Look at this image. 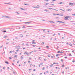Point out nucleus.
Returning <instances> with one entry per match:
<instances>
[{
	"mask_svg": "<svg viewBox=\"0 0 75 75\" xmlns=\"http://www.w3.org/2000/svg\"><path fill=\"white\" fill-rule=\"evenodd\" d=\"M65 68V69H69V67H68V68L66 67V68Z\"/></svg>",
	"mask_w": 75,
	"mask_h": 75,
	"instance_id": "nucleus-33",
	"label": "nucleus"
},
{
	"mask_svg": "<svg viewBox=\"0 0 75 75\" xmlns=\"http://www.w3.org/2000/svg\"><path fill=\"white\" fill-rule=\"evenodd\" d=\"M69 56H72V55H71V54H69Z\"/></svg>",
	"mask_w": 75,
	"mask_h": 75,
	"instance_id": "nucleus-49",
	"label": "nucleus"
},
{
	"mask_svg": "<svg viewBox=\"0 0 75 75\" xmlns=\"http://www.w3.org/2000/svg\"><path fill=\"white\" fill-rule=\"evenodd\" d=\"M9 59H11V58L10 57H9Z\"/></svg>",
	"mask_w": 75,
	"mask_h": 75,
	"instance_id": "nucleus-35",
	"label": "nucleus"
},
{
	"mask_svg": "<svg viewBox=\"0 0 75 75\" xmlns=\"http://www.w3.org/2000/svg\"><path fill=\"white\" fill-rule=\"evenodd\" d=\"M52 23H55V22H53V21H52Z\"/></svg>",
	"mask_w": 75,
	"mask_h": 75,
	"instance_id": "nucleus-39",
	"label": "nucleus"
},
{
	"mask_svg": "<svg viewBox=\"0 0 75 75\" xmlns=\"http://www.w3.org/2000/svg\"><path fill=\"white\" fill-rule=\"evenodd\" d=\"M48 57H51V54H48Z\"/></svg>",
	"mask_w": 75,
	"mask_h": 75,
	"instance_id": "nucleus-22",
	"label": "nucleus"
},
{
	"mask_svg": "<svg viewBox=\"0 0 75 75\" xmlns=\"http://www.w3.org/2000/svg\"><path fill=\"white\" fill-rule=\"evenodd\" d=\"M17 55H15L14 56L15 58H16V57H17Z\"/></svg>",
	"mask_w": 75,
	"mask_h": 75,
	"instance_id": "nucleus-44",
	"label": "nucleus"
},
{
	"mask_svg": "<svg viewBox=\"0 0 75 75\" xmlns=\"http://www.w3.org/2000/svg\"><path fill=\"white\" fill-rule=\"evenodd\" d=\"M24 57V56L23 55H22L21 57V59H23L24 58V57Z\"/></svg>",
	"mask_w": 75,
	"mask_h": 75,
	"instance_id": "nucleus-10",
	"label": "nucleus"
},
{
	"mask_svg": "<svg viewBox=\"0 0 75 75\" xmlns=\"http://www.w3.org/2000/svg\"><path fill=\"white\" fill-rule=\"evenodd\" d=\"M6 18H10V17L6 16Z\"/></svg>",
	"mask_w": 75,
	"mask_h": 75,
	"instance_id": "nucleus-14",
	"label": "nucleus"
},
{
	"mask_svg": "<svg viewBox=\"0 0 75 75\" xmlns=\"http://www.w3.org/2000/svg\"><path fill=\"white\" fill-rule=\"evenodd\" d=\"M31 54V52H30L29 53H28V55H29V54Z\"/></svg>",
	"mask_w": 75,
	"mask_h": 75,
	"instance_id": "nucleus-30",
	"label": "nucleus"
},
{
	"mask_svg": "<svg viewBox=\"0 0 75 75\" xmlns=\"http://www.w3.org/2000/svg\"><path fill=\"white\" fill-rule=\"evenodd\" d=\"M7 68H8V69H10V68L8 67H7Z\"/></svg>",
	"mask_w": 75,
	"mask_h": 75,
	"instance_id": "nucleus-59",
	"label": "nucleus"
},
{
	"mask_svg": "<svg viewBox=\"0 0 75 75\" xmlns=\"http://www.w3.org/2000/svg\"><path fill=\"white\" fill-rule=\"evenodd\" d=\"M44 11L47 12V9H45L44 10Z\"/></svg>",
	"mask_w": 75,
	"mask_h": 75,
	"instance_id": "nucleus-43",
	"label": "nucleus"
},
{
	"mask_svg": "<svg viewBox=\"0 0 75 75\" xmlns=\"http://www.w3.org/2000/svg\"><path fill=\"white\" fill-rule=\"evenodd\" d=\"M31 22H25V24H29L31 23Z\"/></svg>",
	"mask_w": 75,
	"mask_h": 75,
	"instance_id": "nucleus-2",
	"label": "nucleus"
},
{
	"mask_svg": "<svg viewBox=\"0 0 75 75\" xmlns=\"http://www.w3.org/2000/svg\"><path fill=\"white\" fill-rule=\"evenodd\" d=\"M15 38V39H16V40H17V39H18V38L17 37H16Z\"/></svg>",
	"mask_w": 75,
	"mask_h": 75,
	"instance_id": "nucleus-27",
	"label": "nucleus"
},
{
	"mask_svg": "<svg viewBox=\"0 0 75 75\" xmlns=\"http://www.w3.org/2000/svg\"><path fill=\"white\" fill-rule=\"evenodd\" d=\"M6 37H7L6 36H4V38H6Z\"/></svg>",
	"mask_w": 75,
	"mask_h": 75,
	"instance_id": "nucleus-61",
	"label": "nucleus"
},
{
	"mask_svg": "<svg viewBox=\"0 0 75 75\" xmlns=\"http://www.w3.org/2000/svg\"><path fill=\"white\" fill-rule=\"evenodd\" d=\"M45 43L44 42H42V45H44V44Z\"/></svg>",
	"mask_w": 75,
	"mask_h": 75,
	"instance_id": "nucleus-25",
	"label": "nucleus"
},
{
	"mask_svg": "<svg viewBox=\"0 0 75 75\" xmlns=\"http://www.w3.org/2000/svg\"><path fill=\"white\" fill-rule=\"evenodd\" d=\"M39 7H33V8H39Z\"/></svg>",
	"mask_w": 75,
	"mask_h": 75,
	"instance_id": "nucleus-18",
	"label": "nucleus"
},
{
	"mask_svg": "<svg viewBox=\"0 0 75 75\" xmlns=\"http://www.w3.org/2000/svg\"><path fill=\"white\" fill-rule=\"evenodd\" d=\"M61 61H62V62H63V59H61Z\"/></svg>",
	"mask_w": 75,
	"mask_h": 75,
	"instance_id": "nucleus-42",
	"label": "nucleus"
},
{
	"mask_svg": "<svg viewBox=\"0 0 75 75\" xmlns=\"http://www.w3.org/2000/svg\"><path fill=\"white\" fill-rule=\"evenodd\" d=\"M5 63H6V64H9V63L7 61L5 62Z\"/></svg>",
	"mask_w": 75,
	"mask_h": 75,
	"instance_id": "nucleus-17",
	"label": "nucleus"
},
{
	"mask_svg": "<svg viewBox=\"0 0 75 75\" xmlns=\"http://www.w3.org/2000/svg\"><path fill=\"white\" fill-rule=\"evenodd\" d=\"M6 30H5V31H3V33H6Z\"/></svg>",
	"mask_w": 75,
	"mask_h": 75,
	"instance_id": "nucleus-36",
	"label": "nucleus"
},
{
	"mask_svg": "<svg viewBox=\"0 0 75 75\" xmlns=\"http://www.w3.org/2000/svg\"><path fill=\"white\" fill-rule=\"evenodd\" d=\"M7 4H11V2H9V3H7Z\"/></svg>",
	"mask_w": 75,
	"mask_h": 75,
	"instance_id": "nucleus-24",
	"label": "nucleus"
},
{
	"mask_svg": "<svg viewBox=\"0 0 75 75\" xmlns=\"http://www.w3.org/2000/svg\"><path fill=\"white\" fill-rule=\"evenodd\" d=\"M69 5H70V6H72L73 5V3H70L69 4Z\"/></svg>",
	"mask_w": 75,
	"mask_h": 75,
	"instance_id": "nucleus-5",
	"label": "nucleus"
},
{
	"mask_svg": "<svg viewBox=\"0 0 75 75\" xmlns=\"http://www.w3.org/2000/svg\"><path fill=\"white\" fill-rule=\"evenodd\" d=\"M42 64H43V63H42L40 64V65H42Z\"/></svg>",
	"mask_w": 75,
	"mask_h": 75,
	"instance_id": "nucleus-63",
	"label": "nucleus"
},
{
	"mask_svg": "<svg viewBox=\"0 0 75 75\" xmlns=\"http://www.w3.org/2000/svg\"><path fill=\"white\" fill-rule=\"evenodd\" d=\"M57 22H59H59H60V21H56Z\"/></svg>",
	"mask_w": 75,
	"mask_h": 75,
	"instance_id": "nucleus-54",
	"label": "nucleus"
},
{
	"mask_svg": "<svg viewBox=\"0 0 75 75\" xmlns=\"http://www.w3.org/2000/svg\"><path fill=\"white\" fill-rule=\"evenodd\" d=\"M64 52H60V53H63Z\"/></svg>",
	"mask_w": 75,
	"mask_h": 75,
	"instance_id": "nucleus-45",
	"label": "nucleus"
},
{
	"mask_svg": "<svg viewBox=\"0 0 75 75\" xmlns=\"http://www.w3.org/2000/svg\"><path fill=\"white\" fill-rule=\"evenodd\" d=\"M15 13H17V14H19V13H18V12H15Z\"/></svg>",
	"mask_w": 75,
	"mask_h": 75,
	"instance_id": "nucleus-57",
	"label": "nucleus"
},
{
	"mask_svg": "<svg viewBox=\"0 0 75 75\" xmlns=\"http://www.w3.org/2000/svg\"><path fill=\"white\" fill-rule=\"evenodd\" d=\"M26 54V55H28V53L27 52H25L24 53V54Z\"/></svg>",
	"mask_w": 75,
	"mask_h": 75,
	"instance_id": "nucleus-4",
	"label": "nucleus"
},
{
	"mask_svg": "<svg viewBox=\"0 0 75 75\" xmlns=\"http://www.w3.org/2000/svg\"><path fill=\"white\" fill-rule=\"evenodd\" d=\"M2 71H3L2 70V69H1V70H0V72H2Z\"/></svg>",
	"mask_w": 75,
	"mask_h": 75,
	"instance_id": "nucleus-29",
	"label": "nucleus"
},
{
	"mask_svg": "<svg viewBox=\"0 0 75 75\" xmlns=\"http://www.w3.org/2000/svg\"><path fill=\"white\" fill-rule=\"evenodd\" d=\"M46 73H48V71H46Z\"/></svg>",
	"mask_w": 75,
	"mask_h": 75,
	"instance_id": "nucleus-37",
	"label": "nucleus"
},
{
	"mask_svg": "<svg viewBox=\"0 0 75 75\" xmlns=\"http://www.w3.org/2000/svg\"><path fill=\"white\" fill-rule=\"evenodd\" d=\"M54 65V64H52L51 65H50V67H52L53 66V65Z\"/></svg>",
	"mask_w": 75,
	"mask_h": 75,
	"instance_id": "nucleus-6",
	"label": "nucleus"
},
{
	"mask_svg": "<svg viewBox=\"0 0 75 75\" xmlns=\"http://www.w3.org/2000/svg\"><path fill=\"white\" fill-rule=\"evenodd\" d=\"M23 37V35H20V37Z\"/></svg>",
	"mask_w": 75,
	"mask_h": 75,
	"instance_id": "nucleus-16",
	"label": "nucleus"
},
{
	"mask_svg": "<svg viewBox=\"0 0 75 75\" xmlns=\"http://www.w3.org/2000/svg\"><path fill=\"white\" fill-rule=\"evenodd\" d=\"M51 57L52 58H54V56H52Z\"/></svg>",
	"mask_w": 75,
	"mask_h": 75,
	"instance_id": "nucleus-51",
	"label": "nucleus"
},
{
	"mask_svg": "<svg viewBox=\"0 0 75 75\" xmlns=\"http://www.w3.org/2000/svg\"><path fill=\"white\" fill-rule=\"evenodd\" d=\"M58 55H59V54H57L56 55V57H58Z\"/></svg>",
	"mask_w": 75,
	"mask_h": 75,
	"instance_id": "nucleus-47",
	"label": "nucleus"
},
{
	"mask_svg": "<svg viewBox=\"0 0 75 75\" xmlns=\"http://www.w3.org/2000/svg\"><path fill=\"white\" fill-rule=\"evenodd\" d=\"M24 4V5H25V6H29V4Z\"/></svg>",
	"mask_w": 75,
	"mask_h": 75,
	"instance_id": "nucleus-11",
	"label": "nucleus"
},
{
	"mask_svg": "<svg viewBox=\"0 0 75 75\" xmlns=\"http://www.w3.org/2000/svg\"><path fill=\"white\" fill-rule=\"evenodd\" d=\"M44 69H45V68L43 67L42 69V70H44Z\"/></svg>",
	"mask_w": 75,
	"mask_h": 75,
	"instance_id": "nucleus-31",
	"label": "nucleus"
},
{
	"mask_svg": "<svg viewBox=\"0 0 75 75\" xmlns=\"http://www.w3.org/2000/svg\"><path fill=\"white\" fill-rule=\"evenodd\" d=\"M46 48H49V46H46Z\"/></svg>",
	"mask_w": 75,
	"mask_h": 75,
	"instance_id": "nucleus-34",
	"label": "nucleus"
},
{
	"mask_svg": "<svg viewBox=\"0 0 75 75\" xmlns=\"http://www.w3.org/2000/svg\"><path fill=\"white\" fill-rule=\"evenodd\" d=\"M48 4H49V3H47V4H45V6H46V5H48Z\"/></svg>",
	"mask_w": 75,
	"mask_h": 75,
	"instance_id": "nucleus-19",
	"label": "nucleus"
},
{
	"mask_svg": "<svg viewBox=\"0 0 75 75\" xmlns=\"http://www.w3.org/2000/svg\"><path fill=\"white\" fill-rule=\"evenodd\" d=\"M57 1L56 0H53L52 1Z\"/></svg>",
	"mask_w": 75,
	"mask_h": 75,
	"instance_id": "nucleus-32",
	"label": "nucleus"
},
{
	"mask_svg": "<svg viewBox=\"0 0 75 75\" xmlns=\"http://www.w3.org/2000/svg\"><path fill=\"white\" fill-rule=\"evenodd\" d=\"M25 25L23 26V27H22V28H25L26 27H25Z\"/></svg>",
	"mask_w": 75,
	"mask_h": 75,
	"instance_id": "nucleus-15",
	"label": "nucleus"
},
{
	"mask_svg": "<svg viewBox=\"0 0 75 75\" xmlns=\"http://www.w3.org/2000/svg\"><path fill=\"white\" fill-rule=\"evenodd\" d=\"M72 16H75V13L72 14Z\"/></svg>",
	"mask_w": 75,
	"mask_h": 75,
	"instance_id": "nucleus-38",
	"label": "nucleus"
},
{
	"mask_svg": "<svg viewBox=\"0 0 75 75\" xmlns=\"http://www.w3.org/2000/svg\"><path fill=\"white\" fill-rule=\"evenodd\" d=\"M53 15H54V16H56V13H53Z\"/></svg>",
	"mask_w": 75,
	"mask_h": 75,
	"instance_id": "nucleus-28",
	"label": "nucleus"
},
{
	"mask_svg": "<svg viewBox=\"0 0 75 75\" xmlns=\"http://www.w3.org/2000/svg\"><path fill=\"white\" fill-rule=\"evenodd\" d=\"M60 51H58L57 52V53H59V52H60Z\"/></svg>",
	"mask_w": 75,
	"mask_h": 75,
	"instance_id": "nucleus-56",
	"label": "nucleus"
},
{
	"mask_svg": "<svg viewBox=\"0 0 75 75\" xmlns=\"http://www.w3.org/2000/svg\"><path fill=\"white\" fill-rule=\"evenodd\" d=\"M67 17H68V18H72V17L70 16H68Z\"/></svg>",
	"mask_w": 75,
	"mask_h": 75,
	"instance_id": "nucleus-12",
	"label": "nucleus"
},
{
	"mask_svg": "<svg viewBox=\"0 0 75 75\" xmlns=\"http://www.w3.org/2000/svg\"><path fill=\"white\" fill-rule=\"evenodd\" d=\"M33 71H35V69H34Z\"/></svg>",
	"mask_w": 75,
	"mask_h": 75,
	"instance_id": "nucleus-55",
	"label": "nucleus"
},
{
	"mask_svg": "<svg viewBox=\"0 0 75 75\" xmlns=\"http://www.w3.org/2000/svg\"><path fill=\"white\" fill-rule=\"evenodd\" d=\"M25 45H27V46H29V45H28V43H26L25 44Z\"/></svg>",
	"mask_w": 75,
	"mask_h": 75,
	"instance_id": "nucleus-23",
	"label": "nucleus"
},
{
	"mask_svg": "<svg viewBox=\"0 0 75 75\" xmlns=\"http://www.w3.org/2000/svg\"><path fill=\"white\" fill-rule=\"evenodd\" d=\"M72 62H75V61L73 60L72 61Z\"/></svg>",
	"mask_w": 75,
	"mask_h": 75,
	"instance_id": "nucleus-60",
	"label": "nucleus"
},
{
	"mask_svg": "<svg viewBox=\"0 0 75 75\" xmlns=\"http://www.w3.org/2000/svg\"><path fill=\"white\" fill-rule=\"evenodd\" d=\"M49 9H50V10H53V8H48Z\"/></svg>",
	"mask_w": 75,
	"mask_h": 75,
	"instance_id": "nucleus-20",
	"label": "nucleus"
},
{
	"mask_svg": "<svg viewBox=\"0 0 75 75\" xmlns=\"http://www.w3.org/2000/svg\"><path fill=\"white\" fill-rule=\"evenodd\" d=\"M2 17H4L5 18H6V16H2Z\"/></svg>",
	"mask_w": 75,
	"mask_h": 75,
	"instance_id": "nucleus-21",
	"label": "nucleus"
},
{
	"mask_svg": "<svg viewBox=\"0 0 75 75\" xmlns=\"http://www.w3.org/2000/svg\"><path fill=\"white\" fill-rule=\"evenodd\" d=\"M20 46H18L16 47V48H17V49H20Z\"/></svg>",
	"mask_w": 75,
	"mask_h": 75,
	"instance_id": "nucleus-7",
	"label": "nucleus"
},
{
	"mask_svg": "<svg viewBox=\"0 0 75 75\" xmlns=\"http://www.w3.org/2000/svg\"><path fill=\"white\" fill-rule=\"evenodd\" d=\"M20 51V50H16L17 52H18V51Z\"/></svg>",
	"mask_w": 75,
	"mask_h": 75,
	"instance_id": "nucleus-46",
	"label": "nucleus"
},
{
	"mask_svg": "<svg viewBox=\"0 0 75 75\" xmlns=\"http://www.w3.org/2000/svg\"><path fill=\"white\" fill-rule=\"evenodd\" d=\"M59 23H64V24H65V23L64 22H62L61 21H60V22H59Z\"/></svg>",
	"mask_w": 75,
	"mask_h": 75,
	"instance_id": "nucleus-8",
	"label": "nucleus"
},
{
	"mask_svg": "<svg viewBox=\"0 0 75 75\" xmlns=\"http://www.w3.org/2000/svg\"><path fill=\"white\" fill-rule=\"evenodd\" d=\"M9 44V42H7L6 43V45H7V44Z\"/></svg>",
	"mask_w": 75,
	"mask_h": 75,
	"instance_id": "nucleus-40",
	"label": "nucleus"
},
{
	"mask_svg": "<svg viewBox=\"0 0 75 75\" xmlns=\"http://www.w3.org/2000/svg\"><path fill=\"white\" fill-rule=\"evenodd\" d=\"M69 45H70V46H71H71H72V44H69Z\"/></svg>",
	"mask_w": 75,
	"mask_h": 75,
	"instance_id": "nucleus-41",
	"label": "nucleus"
},
{
	"mask_svg": "<svg viewBox=\"0 0 75 75\" xmlns=\"http://www.w3.org/2000/svg\"><path fill=\"white\" fill-rule=\"evenodd\" d=\"M59 30H65L64 29H59Z\"/></svg>",
	"mask_w": 75,
	"mask_h": 75,
	"instance_id": "nucleus-53",
	"label": "nucleus"
},
{
	"mask_svg": "<svg viewBox=\"0 0 75 75\" xmlns=\"http://www.w3.org/2000/svg\"><path fill=\"white\" fill-rule=\"evenodd\" d=\"M28 62V63H29L30 62V61H29Z\"/></svg>",
	"mask_w": 75,
	"mask_h": 75,
	"instance_id": "nucleus-62",
	"label": "nucleus"
},
{
	"mask_svg": "<svg viewBox=\"0 0 75 75\" xmlns=\"http://www.w3.org/2000/svg\"><path fill=\"white\" fill-rule=\"evenodd\" d=\"M35 42V40H33L32 42V44H36V43Z\"/></svg>",
	"mask_w": 75,
	"mask_h": 75,
	"instance_id": "nucleus-1",
	"label": "nucleus"
},
{
	"mask_svg": "<svg viewBox=\"0 0 75 75\" xmlns=\"http://www.w3.org/2000/svg\"><path fill=\"white\" fill-rule=\"evenodd\" d=\"M62 2H60V3H58V4H62Z\"/></svg>",
	"mask_w": 75,
	"mask_h": 75,
	"instance_id": "nucleus-50",
	"label": "nucleus"
},
{
	"mask_svg": "<svg viewBox=\"0 0 75 75\" xmlns=\"http://www.w3.org/2000/svg\"><path fill=\"white\" fill-rule=\"evenodd\" d=\"M3 45H2V46H1L0 47V48H2V47H3Z\"/></svg>",
	"mask_w": 75,
	"mask_h": 75,
	"instance_id": "nucleus-58",
	"label": "nucleus"
},
{
	"mask_svg": "<svg viewBox=\"0 0 75 75\" xmlns=\"http://www.w3.org/2000/svg\"><path fill=\"white\" fill-rule=\"evenodd\" d=\"M32 45V46H33V47H35V45H32V44H31L30 45Z\"/></svg>",
	"mask_w": 75,
	"mask_h": 75,
	"instance_id": "nucleus-13",
	"label": "nucleus"
},
{
	"mask_svg": "<svg viewBox=\"0 0 75 75\" xmlns=\"http://www.w3.org/2000/svg\"><path fill=\"white\" fill-rule=\"evenodd\" d=\"M45 1H48L49 0H46Z\"/></svg>",
	"mask_w": 75,
	"mask_h": 75,
	"instance_id": "nucleus-52",
	"label": "nucleus"
},
{
	"mask_svg": "<svg viewBox=\"0 0 75 75\" xmlns=\"http://www.w3.org/2000/svg\"><path fill=\"white\" fill-rule=\"evenodd\" d=\"M65 19H66V20H68V16H65Z\"/></svg>",
	"mask_w": 75,
	"mask_h": 75,
	"instance_id": "nucleus-3",
	"label": "nucleus"
},
{
	"mask_svg": "<svg viewBox=\"0 0 75 75\" xmlns=\"http://www.w3.org/2000/svg\"><path fill=\"white\" fill-rule=\"evenodd\" d=\"M73 4V5H75V3H74Z\"/></svg>",
	"mask_w": 75,
	"mask_h": 75,
	"instance_id": "nucleus-64",
	"label": "nucleus"
},
{
	"mask_svg": "<svg viewBox=\"0 0 75 75\" xmlns=\"http://www.w3.org/2000/svg\"><path fill=\"white\" fill-rule=\"evenodd\" d=\"M72 10V9H68V11H71Z\"/></svg>",
	"mask_w": 75,
	"mask_h": 75,
	"instance_id": "nucleus-9",
	"label": "nucleus"
},
{
	"mask_svg": "<svg viewBox=\"0 0 75 75\" xmlns=\"http://www.w3.org/2000/svg\"><path fill=\"white\" fill-rule=\"evenodd\" d=\"M21 10H25L24 9H23V8H21Z\"/></svg>",
	"mask_w": 75,
	"mask_h": 75,
	"instance_id": "nucleus-48",
	"label": "nucleus"
},
{
	"mask_svg": "<svg viewBox=\"0 0 75 75\" xmlns=\"http://www.w3.org/2000/svg\"><path fill=\"white\" fill-rule=\"evenodd\" d=\"M49 23H52V21H49Z\"/></svg>",
	"mask_w": 75,
	"mask_h": 75,
	"instance_id": "nucleus-26",
	"label": "nucleus"
}]
</instances>
